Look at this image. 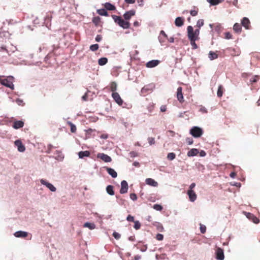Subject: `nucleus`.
I'll return each mask as SVG.
<instances>
[{
    "label": "nucleus",
    "mask_w": 260,
    "mask_h": 260,
    "mask_svg": "<svg viewBox=\"0 0 260 260\" xmlns=\"http://www.w3.org/2000/svg\"><path fill=\"white\" fill-rule=\"evenodd\" d=\"M187 37L189 40L197 41L199 40V29L193 30V28L191 26H188L187 27Z\"/></svg>",
    "instance_id": "nucleus-1"
},
{
    "label": "nucleus",
    "mask_w": 260,
    "mask_h": 260,
    "mask_svg": "<svg viewBox=\"0 0 260 260\" xmlns=\"http://www.w3.org/2000/svg\"><path fill=\"white\" fill-rule=\"evenodd\" d=\"M112 17L114 22L123 28L127 29L130 27L129 22L123 20L120 16L112 15Z\"/></svg>",
    "instance_id": "nucleus-2"
},
{
    "label": "nucleus",
    "mask_w": 260,
    "mask_h": 260,
    "mask_svg": "<svg viewBox=\"0 0 260 260\" xmlns=\"http://www.w3.org/2000/svg\"><path fill=\"white\" fill-rule=\"evenodd\" d=\"M14 77L10 76L7 77V78L3 79L1 81V84L10 89L13 90L14 89V85L13 84Z\"/></svg>",
    "instance_id": "nucleus-3"
},
{
    "label": "nucleus",
    "mask_w": 260,
    "mask_h": 260,
    "mask_svg": "<svg viewBox=\"0 0 260 260\" xmlns=\"http://www.w3.org/2000/svg\"><path fill=\"white\" fill-rule=\"evenodd\" d=\"M190 134L194 138H199L203 134L202 129L198 126H193L190 129Z\"/></svg>",
    "instance_id": "nucleus-4"
},
{
    "label": "nucleus",
    "mask_w": 260,
    "mask_h": 260,
    "mask_svg": "<svg viewBox=\"0 0 260 260\" xmlns=\"http://www.w3.org/2000/svg\"><path fill=\"white\" fill-rule=\"evenodd\" d=\"M245 215L247 218L252 221L253 223L257 224L259 222V219L254 214L249 212H245Z\"/></svg>",
    "instance_id": "nucleus-5"
},
{
    "label": "nucleus",
    "mask_w": 260,
    "mask_h": 260,
    "mask_svg": "<svg viewBox=\"0 0 260 260\" xmlns=\"http://www.w3.org/2000/svg\"><path fill=\"white\" fill-rule=\"evenodd\" d=\"M112 96L115 102L119 106H121L123 104V100L121 98L120 95L117 92H113Z\"/></svg>",
    "instance_id": "nucleus-6"
},
{
    "label": "nucleus",
    "mask_w": 260,
    "mask_h": 260,
    "mask_svg": "<svg viewBox=\"0 0 260 260\" xmlns=\"http://www.w3.org/2000/svg\"><path fill=\"white\" fill-rule=\"evenodd\" d=\"M97 157L101 159L106 162H109L112 161V159L109 156L103 153H98L97 155Z\"/></svg>",
    "instance_id": "nucleus-7"
},
{
    "label": "nucleus",
    "mask_w": 260,
    "mask_h": 260,
    "mask_svg": "<svg viewBox=\"0 0 260 260\" xmlns=\"http://www.w3.org/2000/svg\"><path fill=\"white\" fill-rule=\"evenodd\" d=\"M216 258L218 260H223L224 255L223 250L221 248L218 247L216 250Z\"/></svg>",
    "instance_id": "nucleus-8"
},
{
    "label": "nucleus",
    "mask_w": 260,
    "mask_h": 260,
    "mask_svg": "<svg viewBox=\"0 0 260 260\" xmlns=\"http://www.w3.org/2000/svg\"><path fill=\"white\" fill-rule=\"evenodd\" d=\"M40 182L42 184L45 185L51 191H56V188L51 183L48 182L47 181L43 179L40 180Z\"/></svg>",
    "instance_id": "nucleus-9"
},
{
    "label": "nucleus",
    "mask_w": 260,
    "mask_h": 260,
    "mask_svg": "<svg viewBox=\"0 0 260 260\" xmlns=\"http://www.w3.org/2000/svg\"><path fill=\"white\" fill-rule=\"evenodd\" d=\"M128 190V184L125 180H123L121 182V188L120 189V192L121 194L125 193L127 192Z\"/></svg>",
    "instance_id": "nucleus-10"
},
{
    "label": "nucleus",
    "mask_w": 260,
    "mask_h": 260,
    "mask_svg": "<svg viewBox=\"0 0 260 260\" xmlns=\"http://www.w3.org/2000/svg\"><path fill=\"white\" fill-rule=\"evenodd\" d=\"M15 145L17 147L18 150L20 152H24L25 150V146L23 145L20 140H16L14 142Z\"/></svg>",
    "instance_id": "nucleus-11"
},
{
    "label": "nucleus",
    "mask_w": 260,
    "mask_h": 260,
    "mask_svg": "<svg viewBox=\"0 0 260 260\" xmlns=\"http://www.w3.org/2000/svg\"><path fill=\"white\" fill-rule=\"evenodd\" d=\"M135 15V11L134 10H129L125 12L123 15V17L124 19L128 21L132 17Z\"/></svg>",
    "instance_id": "nucleus-12"
},
{
    "label": "nucleus",
    "mask_w": 260,
    "mask_h": 260,
    "mask_svg": "<svg viewBox=\"0 0 260 260\" xmlns=\"http://www.w3.org/2000/svg\"><path fill=\"white\" fill-rule=\"evenodd\" d=\"M177 98L180 103H182L184 102V98L182 93V88L181 87H179L177 88Z\"/></svg>",
    "instance_id": "nucleus-13"
},
{
    "label": "nucleus",
    "mask_w": 260,
    "mask_h": 260,
    "mask_svg": "<svg viewBox=\"0 0 260 260\" xmlns=\"http://www.w3.org/2000/svg\"><path fill=\"white\" fill-rule=\"evenodd\" d=\"M24 123L22 120H15L13 122L12 127L14 129H19L23 127Z\"/></svg>",
    "instance_id": "nucleus-14"
},
{
    "label": "nucleus",
    "mask_w": 260,
    "mask_h": 260,
    "mask_svg": "<svg viewBox=\"0 0 260 260\" xmlns=\"http://www.w3.org/2000/svg\"><path fill=\"white\" fill-rule=\"evenodd\" d=\"M187 193L189 197L190 201L193 202L196 200L197 196L193 190H188Z\"/></svg>",
    "instance_id": "nucleus-15"
},
{
    "label": "nucleus",
    "mask_w": 260,
    "mask_h": 260,
    "mask_svg": "<svg viewBox=\"0 0 260 260\" xmlns=\"http://www.w3.org/2000/svg\"><path fill=\"white\" fill-rule=\"evenodd\" d=\"M241 24L243 27H244L246 29H249L250 27V22L248 18L247 17H244L242 21Z\"/></svg>",
    "instance_id": "nucleus-16"
},
{
    "label": "nucleus",
    "mask_w": 260,
    "mask_h": 260,
    "mask_svg": "<svg viewBox=\"0 0 260 260\" xmlns=\"http://www.w3.org/2000/svg\"><path fill=\"white\" fill-rule=\"evenodd\" d=\"M159 63V61L158 60H152L148 61L146 64V67L148 68H153L157 66Z\"/></svg>",
    "instance_id": "nucleus-17"
},
{
    "label": "nucleus",
    "mask_w": 260,
    "mask_h": 260,
    "mask_svg": "<svg viewBox=\"0 0 260 260\" xmlns=\"http://www.w3.org/2000/svg\"><path fill=\"white\" fill-rule=\"evenodd\" d=\"M145 182L147 184L151 186L156 187L158 185V183L152 178H147Z\"/></svg>",
    "instance_id": "nucleus-18"
},
{
    "label": "nucleus",
    "mask_w": 260,
    "mask_h": 260,
    "mask_svg": "<svg viewBox=\"0 0 260 260\" xmlns=\"http://www.w3.org/2000/svg\"><path fill=\"white\" fill-rule=\"evenodd\" d=\"M27 235H28V233L27 232L21 231L16 232L14 233V236L16 237H18V238H25V237H27Z\"/></svg>",
    "instance_id": "nucleus-19"
},
{
    "label": "nucleus",
    "mask_w": 260,
    "mask_h": 260,
    "mask_svg": "<svg viewBox=\"0 0 260 260\" xmlns=\"http://www.w3.org/2000/svg\"><path fill=\"white\" fill-rule=\"evenodd\" d=\"M176 26L178 27L182 26L184 24V19L182 17H177L175 21Z\"/></svg>",
    "instance_id": "nucleus-20"
},
{
    "label": "nucleus",
    "mask_w": 260,
    "mask_h": 260,
    "mask_svg": "<svg viewBox=\"0 0 260 260\" xmlns=\"http://www.w3.org/2000/svg\"><path fill=\"white\" fill-rule=\"evenodd\" d=\"M231 55L232 56H239L241 53V51L239 48L230 49Z\"/></svg>",
    "instance_id": "nucleus-21"
},
{
    "label": "nucleus",
    "mask_w": 260,
    "mask_h": 260,
    "mask_svg": "<svg viewBox=\"0 0 260 260\" xmlns=\"http://www.w3.org/2000/svg\"><path fill=\"white\" fill-rule=\"evenodd\" d=\"M106 170L109 175H110L113 178H116L117 176L116 172L113 169L106 167Z\"/></svg>",
    "instance_id": "nucleus-22"
},
{
    "label": "nucleus",
    "mask_w": 260,
    "mask_h": 260,
    "mask_svg": "<svg viewBox=\"0 0 260 260\" xmlns=\"http://www.w3.org/2000/svg\"><path fill=\"white\" fill-rule=\"evenodd\" d=\"M104 7L107 10L113 11L116 10V7L110 3H106L104 4Z\"/></svg>",
    "instance_id": "nucleus-23"
},
{
    "label": "nucleus",
    "mask_w": 260,
    "mask_h": 260,
    "mask_svg": "<svg viewBox=\"0 0 260 260\" xmlns=\"http://www.w3.org/2000/svg\"><path fill=\"white\" fill-rule=\"evenodd\" d=\"M89 151H80L78 153V156L80 158H83L84 157H89L90 156Z\"/></svg>",
    "instance_id": "nucleus-24"
},
{
    "label": "nucleus",
    "mask_w": 260,
    "mask_h": 260,
    "mask_svg": "<svg viewBox=\"0 0 260 260\" xmlns=\"http://www.w3.org/2000/svg\"><path fill=\"white\" fill-rule=\"evenodd\" d=\"M198 153L199 150L197 149L192 148L187 152V156L189 157L196 156Z\"/></svg>",
    "instance_id": "nucleus-25"
},
{
    "label": "nucleus",
    "mask_w": 260,
    "mask_h": 260,
    "mask_svg": "<svg viewBox=\"0 0 260 260\" xmlns=\"http://www.w3.org/2000/svg\"><path fill=\"white\" fill-rule=\"evenodd\" d=\"M233 29L236 33H240L242 30L241 24L238 23H235L233 26Z\"/></svg>",
    "instance_id": "nucleus-26"
},
{
    "label": "nucleus",
    "mask_w": 260,
    "mask_h": 260,
    "mask_svg": "<svg viewBox=\"0 0 260 260\" xmlns=\"http://www.w3.org/2000/svg\"><path fill=\"white\" fill-rule=\"evenodd\" d=\"M113 186L112 185H108L106 187V191L107 193L113 196L114 194V191L113 190Z\"/></svg>",
    "instance_id": "nucleus-27"
},
{
    "label": "nucleus",
    "mask_w": 260,
    "mask_h": 260,
    "mask_svg": "<svg viewBox=\"0 0 260 260\" xmlns=\"http://www.w3.org/2000/svg\"><path fill=\"white\" fill-rule=\"evenodd\" d=\"M218 57V54L212 51H210L209 53V58L211 60L217 58Z\"/></svg>",
    "instance_id": "nucleus-28"
},
{
    "label": "nucleus",
    "mask_w": 260,
    "mask_h": 260,
    "mask_svg": "<svg viewBox=\"0 0 260 260\" xmlns=\"http://www.w3.org/2000/svg\"><path fill=\"white\" fill-rule=\"evenodd\" d=\"M83 227L88 228L90 230H93L95 228V225L94 223L86 222L84 224Z\"/></svg>",
    "instance_id": "nucleus-29"
},
{
    "label": "nucleus",
    "mask_w": 260,
    "mask_h": 260,
    "mask_svg": "<svg viewBox=\"0 0 260 260\" xmlns=\"http://www.w3.org/2000/svg\"><path fill=\"white\" fill-rule=\"evenodd\" d=\"M67 124L70 126L71 127V132L72 133H75L77 131L76 126L75 124H74L72 122L68 121L67 122Z\"/></svg>",
    "instance_id": "nucleus-30"
},
{
    "label": "nucleus",
    "mask_w": 260,
    "mask_h": 260,
    "mask_svg": "<svg viewBox=\"0 0 260 260\" xmlns=\"http://www.w3.org/2000/svg\"><path fill=\"white\" fill-rule=\"evenodd\" d=\"M97 13L101 16H109L108 13L105 9H99L97 10Z\"/></svg>",
    "instance_id": "nucleus-31"
},
{
    "label": "nucleus",
    "mask_w": 260,
    "mask_h": 260,
    "mask_svg": "<svg viewBox=\"0 0 260 260\" xmlns=\"http://www.w3.org/2000/svg\"><path fill=\"white\" fill-rule=\"evenodd\" d=\"M223 91H224V89H223V86L221 85H220L218 86L217 92V96L219 98H221L223 95Z\"/></svg>",
    "instance_id": "nucleus-32"
},
{
    "label": "nucleus",
    "mask_w": 260,
    "mask_h": 260,
    "mask_svg": "<svg viewBox=\"0 0 260 260\" xmlns=\"http://www.w3.org/2000/svg\"><path fill=\"white\" fill-rule=\"evenodd\" d=\"M110 91L113 92H116L115 91L117 90V84L115 82H112L110 85Z\"/></svg>",
    "instance_id": "nucleus-33"
},
{
    "label": "nucleus",
    "mask_w": 260,
    "mask_h": 260,
    "mask_svg": "<svg viewBox=\"0 0 260 260\" xmlns=\"http://www.w3.org/2000/svg\"><path fill=\"white\" fill-rule=\"evenodd\" d=\"M108 62V59L106 57H102L98 60V63L100 66H104Z\"/></svg>",
    "instance_id": "nucleus-34"
},
{
    "label": "nucleus",
    "mask_w": 260,
    "mask_h": 260,
    "mask_svg": "<svg viewBox=\"0 0 260 260\" xmlns=\"http://www.w3.org/2000/svg\"><path fill=\"white\" fill-rule=\"evenodd\" d=\"M212 5H216L224 1V0H207Z\"/></svg>",
    "instance_id": "nucleus-35"
},
{
    "label": "nucleus",
    "mask_w": 260,
    "mask_h": 260,
    "mask_svg": "<svg viewBox=\"0 0 260 260\" xmlns=\"http://www.w3.org/2000/svg\"><path fill=\"white\" fill-rule=\"evenodd\" d=\"M204 24V21L203 19H199L197 23L196 26L198 27L197 29H200V28Z\"/></svg>",
    "instance_id": "nucleus-36"
},
{
    "label": "nucleus",
    "mask_w": 260,
    "mask_h": 260,
    "mask_svg": "<svg viewBox=\"0 0 260 260\" xmlns=\"http://www.w3.org/2000/svg\"><path fill=\"white\" fill-rule=\"evenodd\" d=\"M176 154L173 152L169 153L167 155V158L170 160H172L175 159Z\"/></svg>",
    "instance_id": "nucleus-37"
},
{
    "label": "nucleus",
    "mask_w": 260,
    "mask_h": 260,
    "mask_svg": "<svg viewBox=\"0 0 260 260\" xmlns=\"http://www.w3.org/2000/svg\"><path fill=\"white\" fill-rule=\"evenodd\" d=\"M99 46L98 44L91 45L90 46V49L92 51H95L98 50Z\"/></svg>",
    "instance_id": "nucleus-38"
},
{
    "label": "nucleus",
    "mask_w": 260,
    "mask_h": 260,
    "mask_svg": "<svg viewBox=\"0 0 260 260\" xmlns=\"http://www.w3.org/2000/svg\"><path fill=\"white\" fill-rule=\"evenodd\" d=\"M198 9L194 7V10H191L190 11V14L192 16H196L198 15Z\"/></svg>",
    "instance_id": "nucleus-39"
},
{
    "label": "nucleus",
    "mask_w": 260,
    "mask_h": 260,
    "mask_svg": "<svg viewBox=\"0 0 260 260\" xmlns=\"http://www.w3.org/2000/svg\"><path fill=\"white\" fill-rule=\"evenodd\" d=\"M101 21V18L99 17H95L92 19V22L96 25H98Z\"/></svg>",
    "instance_id": "nucleus-40"
},
{
    "label": "nucleus",
    "mask_w": 260,
    "mask_h": 260,
    "mask_svg": "<svg viewBox=\"0 0 260 260\" xmlns=\"http://www.w3.org/2000/svg\"><path fill=\"white\" fill-rule=\"evenodd\" d=\"M153 209L157 211H161L162 210V207L159 204H155L153 207Z\"/></svg>",
    "instance_id": "nucleus-41"
},
{
    "label": "nucleus",
    "mask_w": 260,
    "mask_h": 260,
    "mask_svg": "<svg viewBox=\"0 0 260 260\" xmlns=\"http://www.w3.org/2000/svg\"><path fill=\"white\" fill-rule=\"evenodd\" d=\"M134 222L135 223L134 228L136 230L140 229V227H141V223L139 222V221H135Z\"/></svg>",
    "instance_id": "nucleus-42"
},
{
    "label": "nucleus",
    "mask_w": 260,
    "mask_h": 260,
    "mask_svg": "<svg viewBox=\"0 0 260 260\" xmlns=\"http://www.w3.org/2000/svg\"><path fill=\"white\" fill-rule=\"evenodd\" d=\"M190 42V44L192 46V48L193 49H196L198 48V45L196 43V41H192V40H189Z\"/></svg>",
    "instance_id": "nucleus-43"
},
{
    "label": "nucleus",
    "mask_w": 260,
    "mask_h": 260,
    "mask_svg": "<svg viewBox=\"0 0 260 260\" xmlns=\"http://www.w3.org/2000/svg\"><path fill=\"white\" fill-rule=\"evenodd\" d=\"M148 141L150 145H153L155 143L154 138L152 137H149L148 138Z\"/></svg>",
    "instance_id": "nucleus-44"
},
{
    "label": "nucleus",
    "mask_w": 260,
    "mask_h": 260,
    "mask_svg": "<svg viewBox=\"0 0 260 260\" xmlns=\"http://www.w3.org/2000/svg\"><path fill=\"white\" fill-rule=\"evenodd\" d=\"M259 79V76L257 75L254 76L251 79L250 81L252 83H255L257 81L258 79Z\"/></svg>",
    "instance_id": "nucleus-45"
},
{
    "label": "nucleus",
    "mask_w": 260,
    "mask_h": 260,
    "mask_svg": "<svg viewBox=\"0 0 260 260\" xmlns=\"http://www.w3.org/2000/svg\"><path fill=\"white\" fill-rule=\"evenodd\" d=\"M200 231H201V232L202 234L205 233L206 232V226L201 224H200Z\"/></svg>",
    "instance_id": "nucleus-46"
},
{
    "label": "nucleus",
    "mask_w": 260,
    "mask_h": 260,
    "mask_svg": "<svg viewBox=\"0 0 260 260\" xmlns=\"http://www.w3.org/2000/svg\"><path fill=\"white\" fill-rule=\"evenodd\" d=\"M156 238L158 241H161L164 239V236L161 234H157L156 235Z\"/></svg>",
    "instance_id": "nucleus-47"
},
{
    "label": "nucleus",
    "mask_w": 260,
    "mask_h": 260,
    "mask_svg": "<svg viewBox=\"0 0 260 260\" xmlns=\"http://www.w3.org/2000/svg\"><path fill=\"white\" fill-rule=\"evenodd\" d=\"M130 198L133 201H136L137 199V196L136 194L132 193L130 194Z\"/></svg>",
    "instance_id": "nucleus-48"
},
{
    "label": "nucleus",
    "mask_w": 260,
    "mask_h": 260,
    "mask_svg": "<svg viewBox=\"0 0 260 260\" xmlns=\"http://www.w3.org/2000/svg\"><path fill=\"white\" fill-rule=\"evenodd\" d=\"M126 219L127 221H130V222H134L135 221L134 217L131 215H128L127 216Z\"/></svg>",
    "instance_id": "nucleus-49"
},
{
    "label": "nucleus",
    "mask_w": 260,
    "mask_h": 260,
    "mask_svg": "<svg viewBox=\"0 0 260 260\" xmlns=\"http://www.w3.org/2000/svg\"><path fill=\"white\" fill-rule=\"evenodd\" d=\"M186 142L188 145H191L192 144L193 141L191 138H187L186 139Z\"/></svg>",
    "instance_id": "nucleus-50"
},
{
    "label": "nucleus",
    "mask_w": 260,
    "mask_h": 260,
    "mask_svg": "<svg viewBox=\"0 0 260 260\" xmlns=\"http://www.w3.org/2000/svg\"><path fill=\"white\" fill-rule=\"evenodd\" d=\"M16 102L19 106H23L24 105V103H23V100H21L20 99H17L16 100Z\"/></svg>",
    "instance_id": "nucleus-51"
},
{
    "label": "nucleus",
    "mask_w": 260,
    "mask_h": 260,
    "mask_svg": "<svg viewBox=\"0 0 260 260\" xmlns=\"http://www.w3.org/2000/svg\"><path fill=\"white\" fill-rule=\"evenodd\" d=\"M113 236L116 239H119L121 237L119 233L115 232L113 233Z\"/></svg>",
    "instance_id": "nucleus-52"
},
{
    "label": "nucleus",
    "mask_w": 260,
    "mask_h": 260,
    "mask_svg": "<svg viewBox=\"0 0 260 260\" xmlns=\"http://www.w3.org/2000/svg\"><path fill=\"white\" fill-rule=\"evenodd\" d=\"M225 38L227 39H230L232 38V34L229 32H226L224 34Z\"/></svg>",
    "instance_id": "nucleus-53"
},
{
    "label": "nucleus",
    "mask_w": 260,
    "mask_h": 260,
    "mask_svg": "<svg viewBox=\"0 0 260 260\" xmlns=\"http://www.w3.org/2000/svg\"><path fill=\"white\" fill-rule=\"evenodd\" d=\"M160 110L162 112H166L167 111V106L166 105H162L160 108Z\"/></svg>",
    "instance_id": "nucleus-54"
},
{
    "label": "nucleus",
    "mask_w": 260,
    "mask_h": 260,
    "mask_svg": "<svg viewBox=\"0 0 260 260\" xmlns=\"http://www.w3.org/2000/svg\"><path fill=\"white\" fill-rule=\"evenodd\" d=\"M102 39V37L101 35H98L96 37H95V41L96 42H100Z\"/></svg>",
    "instance_id": "nucleus-55"
},
{
    "label": "nucleus",
    "mask_w": 260,
    "mask_h": 260,
    "mask_svg": "<svg viewBox=\"0 0 260 260\" xmlns=\"http://www.w3.org/2000/svg\"><path fill=\"white\" fill-rule=\"evenodd\" d=\"M129 154L132 157H134L137 156V153L134 151L131 152Z\"/></svg>",
    "instance_id": "nucleus-56"
},
{
    "label": "nucleus",
    "mask_w": 260,
    "mask_h": 260,
    "mask_svg": "<svg viewBox=\"0 0 260 260\" xmlns=\"http://www.w3.org/2000/svg\"><path fill=\"white\" fill-rule=\"evenodd\" d=\"M196 186V183H192L190 186H189V190H192L193 188Z\"/></svg>",
    "instance_id": "nucleus-57"
},
{
    "label": "nucleus",
    "mask_w": 260,
    "mask_h": 260,
    "mask_svg": "<svg viewBox=\"0 0 260 260\" xmlns=\"http://www.w3.org/2000/svg\"><path fill=\"white\" fill-rule=\"evenodd\" d=\"M125 2L127 4H134L135 3V0H125Z\"/></svg>",
    "instance_id": "nucleus-58"
},
{
    "label": "nucleus",
    "mask_w": 260,
    "mask_h": 260,
    "mask_svg": "<svg viewBox=\"0 0 260 260\" xmlns=\"http://www.w3.org/2000/svg\"><path fill=\"white\" fill-rule=\"evenodd\" d=\"M141 255H137L135 256L134 259H135V260H139L141 259Z\"/></svg>",
    "instance_id": "nucleus-59"
},
{
    "label": "nucleus",
    "mask_w": 260,
    "mask_h": 260,
    "mask_svg": "<svg viewBox=\"0 0 260 260\" xmlns=\"http://www.w3.org/2000/svg\"><path fill=\"white\" fill-rule=\"evenodd\" d=\"M133 165L135 167H140V164L139 162H137V161H135L134 163H133Z\"/></svg>",
    "instance_id": "nucleus-60"
},
{
    "label": "nucleus",
    "mask_w": 260,
    "mask_h": 260,
    "mask_svg": "<svg viewBox=\"0 0 260 260\" xmlns=\"http://www.w3.org/2000/svg\"><path fill=\"white\" fill-rule=\"evenodd\" d=\"M160 35L163 36L165 38H167V36L164 30L160 31Z\"/></svg>",
    "instance_id": "nucleus-61"
},
{
    "label": "nucleus",
    "mask_w": 260,
    "mask_h": 260,
    "mask_svg": "<svg viewBox=\"0 0 260 260\" xmlns=\"http://www.w3.org/2000/svg\"><path fill=\"white\" fill-rule=\"evenodd\" d=\"M200 111L203 113H207V110L204 108V107H202L200 109Z\"/></svg>",
    "instance_id": "nucleus-62"
},
{
    "label": "nucleus",
    "mask_w": 260,
    "mask_h": 260,
    "mask_svg": "<svg viewBox=\"0 0 260 260\" xmlns=\"http://www.w3.org/2000/svg\"><path fill=\"white\" fill-rule=\"evenodd\" d=\"M168 133H170L171 136H174L175 135V133L172 131H168Z\"/></svg>",
    "instance_id": "nucleus-63"
},
{
    "label": "nucleus",
    "mask_w": 260,
    "mask_h": 260,
    "mask_svg": "<svg viewBox=\"0 0 260 260\" xmlns=\"http://www.w3.org/2000/svg\"><path fill=\"white\" fill-rule=\"evenodd\" d=\"M58 157H59V159H61L63 158V156H62V154L60 152H58Z\"/></svg>",
    "instance_id": "nucleus-64"
}]
</instances>
